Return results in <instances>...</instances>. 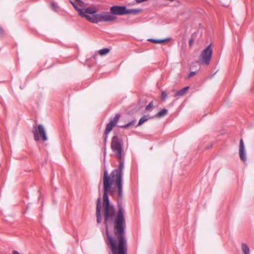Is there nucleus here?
<instances>
[{"mask_svg":"<svg viewBox=\"0 0 254 254\" xmlns=\"http://www.w3.org/2000/svg\"><path fill=\"white\" fill-rule=\"evenodd\" d=\"M123 145V140L121 137L117 135L112 137L111 148L120 159L119 165L110 175L107 170L104 171L103 208L106 244H127L125 236V210L122 202L124 168L122 160Z\"/></svg>","mask_w":254,"mask_h":254,"instance_id":"nucleus-1","label":"nucleus"},{"mask_svg":"<svg viewBox=\"0 0 254 254\" xmlns=\"http://www.w3.org/2000/svg\"><path fill=\"white\" fill-rule=\"evenodd\" d=\"M74 9L78 12L79 15L86 18L88 21L98 23L101 22H111L116 20V16L112 15L109 12L102 11L96 13L98 9L93 6L88 7L85 9L79 8L76 4L73 6Z\"/></svg>","mask_w":254,"mask_h":254,"instance_id":"nucleus-2","label":"nucleus"},{"mask_svg":"<svg viewBox=\"0 0 254 254\" xmlns=\"http://www.w3.org/2000/svg\"><path fill=\"white\" fill-rule=\"evenodd\" d=\"M74 9L78 12L79 15L86 18L88 21L98 23L101 22H111L116 20V16L112 15L109 12L102 11L96 13L98 9L93 6L88 7L85 9L79 8L76 4L73 6Z\"/></svg>","mask_w":254,"mask_h":254,"instance_id":"nucleus-3","label":"nucleus"},{"mask_svg":"<svg viewBox=\"0 0 254 254\" xmlns=\"http://www.w3.org/2000/svg\"><path fill=\"white\" fill-rule=\"evenodd\" d=\"M212 54V49L211 48V45H209L200 54L199 60L201 63L206 65L208 64L211 60Z\"/></svg>","mask_w":254,"mask_h":254,"instance_id":"nucleus-4","label":"nucleus"},{"mask_svg":"<svg viewBox=\"0 0 254 254\" xmlns=\"http://www.w3.org/2000/svg\"><path fill=\"white\" fill-rule=\"evenodd\" d=\"M34 138L35 140L38 141L40 138L45 141L47 140L48 138L46 134L45 130L43 126L42 125H39L37 127V129L35 128L33 130Z\"/></svg>","mask_w":254,"mask_h":254,"instance_id":"nucleus-5","label":"nucleus"},{"mask_svg":"<svg viewBox=\"0 0 254 254\" xmlns=\"http://www.w3.org/2000/svg\"><path fill=\"white\" fill-rule=\"evenodd\" d=\"M126 7L125 6L114 5L110 8V12L112 15H123L125 14Z\"/></svg>","mask_w":254,"mask_h":254,"instance_id":"nucleus-6","label":"nucleus"},{"mask_svg":"<svg viewBox=\"0 0 254 254\" xmlns=\"http://www.w3.org/2000/svg\"><path fill=\"white\" fill-rule=\"evenodd\" d=\"M120 117V115L117 114L113 119L110 120L109 123L106 125L104 134H108L111 131L113 128L117 125Z\"/></svg>","mask_w":254,"mask_h":254,"instance_id":"nucleus-7","label":"nucleus"},{"mask_svg":"<svg viewBox=\"0 0 254 254\" xmlns=\"http://www.w3.org/2000/svg\"><path fill=\"white\" fill-rule=\"evenodd\" d=\"M101 198L99 197L96 201V221L98 224H99L101 222Z\"/></svg>","mask_w":254,"mask_h":254,"instance_id":"nucleus-8","label":"nucleus"},{"mask_svg":"<svg viewBox=\"0 0 254 254\" xmlns=\"http://www.w3.org/2000/svg\"><path fill=\"white\" fill-rule=\"evenodd\" d=\"M239 155L241 160L243 162H245L246 161V156L244 144L242 138H241L240 140Z\"/></svg>","mask_w":254,"mask_h":254,"instance_id":"nucleus-9","label":"nucleus"},{"mask_svg":"<svg viewBox=\"0 0 254 254\" xmlns=\"http://www.w3.org/2000/svg\"><path fill=\"white\" fill-rule=\"evenodd\" d=\"M142 11V9L137 8V9H127L126 8V12L125 14H136L137 13H140Z\"/></svg>","mask_w":254,"mask_h":254,"instance_id":"nucleus-10","label":"nucleus"},{"mask_svg":"<svg viewBox=\"0 0 254 254\" xmlns=\"http://www.w3.org/2000/svg\"><path fill=\"white\" fill-rule=\"evenodd\" d=\"M189 89V87H188V86L185 87L179 90V91H178L176 93L175 96L176 97H180V96H184V95H185L186 94V93Z\"/></svg>","mask_w":254,"mask_h":254,"instance_id":"nucleus-11","label":"nucleus"},{"mask_svg":"<svg viewBox=\"0 0 254 254\" xmlns=\"http://www.w3.org/2000/svg\"><path fill=\"white\" fill-rule=\"evenodd\" d=\"M168 111L167 109H163L156 115V117L158 118H160L166 115Z\"/></svg>","mask_w":254,"mask_h":254,"instance_id":"nucleus-12","label":"nucleus"},{"mask_svg":"<svg viewBox=\"0 0 254 254\" xmlns=\"http://www.w3.org/2000/svg\"><path fill=\"white\" fill-rule=\"evenodd\" d=\"M242 250L244 254H250V249L246 244H242Z\"/></svg>","mask_w":254,"mask_h":254,"instance_id":"nucleus-13","label":"nucleus"},{"mask_svg":"<svg viewBox=\"0 0 254 254\" xmlns=\"http://www.w3.org/2000/svg\"><path fill=\"white\" fill-rule=\"evenodd\" d=\"M168 39H162V40H158L154 39H148L149 41H150L153 43L157 44V43H162L165 41H168Z\"/></svg>","mask_w":254,"mask_h":254,"instance_id":"nucleus-14","label":"nucleus"},{"mask_svg":"<svg viewBox=\"0 0 254 254\" xmlns=\"http://www.w3.org/2000/svg\"><path fill=\"white\" fill-rule=\"evenodd\" d=\"M110 52V49L108 48H104L102 49H101L99 51V53L100 55L103 56L106 55L107 54H108Z\"/></svg>","mask_w":254,"mask_h":254,"instance_id":"nucleus-15","label":"nucleus"},{"mask_svg":"<svg viewBox=\"0 0 254 254\" xmlns=\"http://www.w3.org/2000/svg\"><path fill=\"white\" fill-rule=\"evenodd\" d=\"M135 122V120L132 121L131 122H130V123H129L128 124H125L123 126H120V127L126 128V127H128L130 126H133L134 125Z\"/></svg>","mask_w":254,"mask_h":254,"instance_id":"nucleus-16","label":"nucleus"},{"mask_svg":"<svg viewBox=\"0 0 254 254\" xmlns=\"http://www.w3.org/2000/svg\"><path fill=\"white\" fill-rule=\"evenodd\" d=\"M148 120V118L145 117V116H143L139 120V122L138 123V124L136 126H140V125H141L143 123H144L145 122L147 121Z\"/></svg>","mask_w":254,"mask_h":254,"instance_id":"nucleus-17","label":"nucleus"},{"mask_svg":"<svg viewBox=\"0 0 254 254\" xmlns=\"http://www.w3.org/2000/svg\"><path fill=\"white\" fill-rule=\"evenodd\" d=\"M167 94L165 91H162L161 93V99L162 100H165L167 97Z\"/></svg>","mask_w":254,"mask_h":254,"instance_id":"nucleus-18","label":"nucleus"},{"mask_svg":"<svg viewBox=\"0 0 254 254\" xmlns=\"http://www.w3.org/2000/svg\"><path fill=\"white\" fill-rule=\"evenodd\" d=\"M153 107V102H151L149 103V104L146 106L145 110H149L150 108Z\"/></svg>","mask_w":254,"mask_h":254,"instance_id":"nucleus-19","label":"nucleus"},{"mask_svg":"<svg viewBox=\"0 0 254 254\" xmlns=\"http://www.w3.org/2000/svg\"><path fill=\"white\" fill-rule=\"evenodd\" d=\"M108 134H104V145H105V146L106 145V144L107 141V139H108Z\"/></svg>","mask_w":254,"mask_h":254,"instance_id":"nucleus-20","label":"nucleus"},{"mask_svg":"<svg viewBox=\"0 0 254 254\" xmlns=\"http://www.w3.org/2000/svg\"><path fill=\"white\" fill-rule=\"evenodd\" d=\"M195 74H196V72H195V71H191V72L190 73V74H189V76H188V78H190V77H191L192 76H193L195 75Z\"/></svg>","mask_w":254,"mask_h":254,"instance_id":"nucleus-21","label":"nucleus"},{"mask_svg":"<svg viewBox=\"0 0 254 254\" xmlns=\"http://www.w3.org/2000/svg\"><path fill=\"white\" fill-rule=\"evenodd\" d=\"M51 7H52V8H53L54 10L56 11V10H57V8H58V6H57V5H56L55 4H54V3H51Z\"/></svg>","mask_w":254,"mask_h":254,"instance_id":"nucleus-22","label":"nucleus"},{"mask_svg":"<svg viewBox=\"0 0 254 254\" xmlns=\"http://www.w3.org/2000/svg\"><path fill=\"white\" fill-rule=\"evenodd\" d=\"M193 42H194V40L192 38L190 39L189 40V46H191L192 45V43H193Z\"/></svg>","mask_w":254,"mask_h":254,"instance_id":"nucleus-23","label":"nucleus"},{"mask_svg":"<svg viewBox=\"0 0 254 254\" xmlns=\"http://www.w3.org/2000/svg\"><path fill=\"white\" fill-rule=\"evenodd\" d=\"M4 34V30H3V29L2 28V27H1L0 26V35H2Z\"/></svg>","mask_w":254,"mask_h":254,"instance_id":"nucleus-24","label":"nucleus"},{"mask_svg":"<svg viewBox=\"0 0 254 254\" xmlns=\"http://www.w3.org/2000/svg\"><path fill=\"white\" fill-rule=\"evenodd\" d=\"M147 0H135L136 2H137V3H140V2H144V1H147Z\"/></svg>","mask_w":254,"mask_h":254,"instance_id":"nucleus-25","label":"nucleus"},{"mask_svg":"<svg viewBox=\"0 0 254 254\" xmlns=\"http://www.w3.org/2000/svg\"><path fill=\"white\" fill-rule=\"evenodd\" d=\"M75 1L77 2L79 4L84 3V2L82 1L81 0H75Z\"/></svg>","mask_w":254,"mask_h":254,"instance_id":"nucleus-26","label":"nucleus"},{"mask_svg":"<svg viewBox=\"0 0 254 254\" xmlns=\"http://www.w3.org/2000/svg\"><path fill=\"white\" fill-rule=\"evenodd\" d=\"M69 2L70 3L72 4V5L73 6H74L76 4L73 2L72 0H69Z\"/></svg>","mask_w":254,"mask_h":254,"instance_id":"nucleus-27","label":"nucleus"},{"mask_svg":"<svg viewBox=\"0 0 254 254\" xmlns=\"http://www.w3.org/2000/svg\"><path fill=\"white\" fill-rule=\"evenodd\" d=\"M13 254H20L17 251H13Z\"/></svg>","mask_w":254,"mask_h":254,"instance_id":"nucleus-28","label":"nucleus"}]
</instances>
